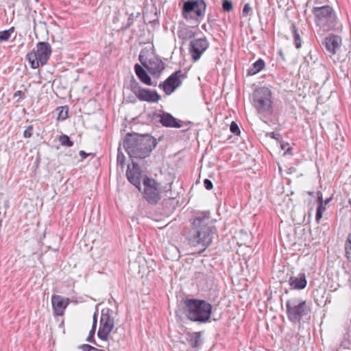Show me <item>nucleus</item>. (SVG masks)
<instances>
[{
	"mask_svg": "<svg viewBox=\"0 0 351 351\" xmlns=\"http://www.w3.org/2000/svg\"><path fill=\"white\" fill-rule=\"evenodd\" d=\"M216 228L210 219L209 212L198 213L194 217L190 230L189 240L193 245L206 248L212 241Z\"/></svg>",
	"mask_w": 351,
	"mask_h": 351,
	"instance_id": "1",
	"label": "nucleus"
},
{
	"mask_svg": "<svg viewBox=\"0 0 351 351\" xmlns=\"http://www.w3.org/2000/svg\"><path fill=\"white\" fill-rule=\"evenodd\" d=\"M156 140L148 135L127 134L123 145L130 158H145L156 146Z\"/></svg>",
	"mask_w": 351,
	"mask_h": 351,
	"instance_id": "2",
	"label": "nucleus"
},
{
	"mask_svg": "<svg viewBox=\"0 0 351 351\" xmlns=\"http://www.w3.org/2000/svg\"><path fill=\"white\" fill-rule=\"evenodd\" d=\"M183 311L190 321L204 324L209 321L213 306L208 302L195 298H186L183 301Z\"/></svg>",
	"mask_w": 351,
	"mask_h": 351,
	"instance_id": "3",
	"label": "nucleus"
},
{
	"mask_svg": "<svg viewBox=\"0 0 351 351\" xmlns=\"http://www.w3.org/2000/svg\"><path fill=\"white\" fill-rule=\"evenodd\" d=\"M310 313V306L302 298H295L287 301V317L293 324H300L303 318L309 317Z\"/></svg>",
	"mask_w": 351,
	"mask_h": 351,
	"instance_id": "4",
	"label": "nucleus"
},
{
	"mask_svg": "<svg viewBox=\"0 0 351 351\" xmlns=\"http://www.w3.org/2000/svg\"><path fill=\"white\" fill-rule=\"evenodd\" d=\"M312 12L315 15L317 25L324 31L333 29L337 25V16L333 8L329 5L314 7Z\"/></svg>",
	"mask_w": 351,
	"mask_h": 351,
	"instance_id": "5",
	"label": "nucleus"
},
{
	"mask_svg": "<svg viewBox=\"0 0 351 351\" xmlns=\"http://www.w3.org/2000/svg\"><path fill=\"white\" fill-rule=\"evenodd\" d=\"M51 54V48L47 42H39L37 43L36 50H33L27 54V59L30 63L32 69H36L40 65L47 64Z\"/></svg>",
	"mask_w": 351,
	"mask_h": 351,
	"instance_id": "6",
	"label": "nucleus"
},
{
	"mask_svg": "<svg viewBox=\"0 0 351 351\" xmlns=\"http://www.w3.org/2000/svg\"><path fill=\"white\" fill-rule=\"evenodd\" d=\"M206 3L204 0H187L183 3L182 16L187 20L199 22L206 12Z\"/></svg>",
	"mask_w": 351,
	"mask_h": 351,
	"instance_id": "7",
	"label": "nucleus"
},
{
	"mask_svg": "<svg viewBox=\"0 0 351 351\" xmlns=\"http://www.w3.org/2000/svg\"><path fill=\"white\" fill-rule=\"evenodd\" d=\"M144 185L143 197L146 201L152 205H156L161 199L162 187L156 180L145 177L143 180Z\"/></svg>",
	"mask_w": 351,
	"mask_h": 351,
	"instance_id": "8",
	"label": "nucleus"
},
{
	"mask_svg": "<svg viewBox=\"0 0 351 351\" xmlns=\"http://www.w3.org/2000/svg\"><path fill=\"white\" fill-rule=\"evenodd\" d=\"M253 105L258 113L271 112V94L267 88H261L253 93Z\"/></svg>",
	"mask_w": 351,
	"mask_h": 351,
	"instance_id": "9",
	"label": "nucleus"
},
{
	"mask_svg": "<svg viewBox=\"0 0 351 351\" xmlns=\"http://www.w3.org/2000/svg\"><path fill=\"white\" fill-rule=\"evenodd\" d=\"M110 312L112 311L110 308H104L101 311L97 336L103 341L108 340L110 334L114 328V318L110 316Z\"/></svg>",
	"mask_w": 351,
	"mask_h": 351,
	"instance_id": "10",
	"label": "nucleus"
},
{
	"mask_svg": "<svg viewBox=\"0 0 351 351\" xmlns=\"http://www.w3.org/2000/svg\"><path fill=\"white\" fill-rule=\"evenodd\" d=\"M139 60L143 66L146 69L151 75L156 77H159L161 73L165 69L163 62L158 57L154 56L147 60L144 59L142 55H140Z\"/></svg>",
	"mask_w": 351,
	"mask_h": 351,
	"instance_id": "11",
	"label": "nucleus"
},
{
	"mask_svg": "<svg viewBox=\"0 0 351 351\" xmlns=\"http://www.w3.org/2000/svg\"><path fill=\"white\" fill-rule=\"evenodd\" d=\"M209 45L208 40L205 37L191 40L189 51L192 60L193 62L199 60L209 47Z\"/></svg>",
	"mask_w": 351,
	"mask_h": 351,
	"instance_id": "12",
	"label": "nucleus"
},
{
	"mask_svg": "<svg viewBox=\"0 0 351 351\" xmlns=\"http://www.w3.org/2000/svg\"><path fill=\"white\" fill-rule=\"evenodd\" d=\"M181 70L176 71L169 76L163 82L159 84L158 87L163 90L166 95H170L179 87L182 82L181 77H184Z\"/></svg>",
	"mask_w": 351,
	"mask_h": 351,
	"instance_id": "13",
	"label": "nucleus"
},
{
	"mask_svg": "<svg viewBox=\"0 0 351 351\" xmlns=\"http://www.w3.org/2000/svg\"><path fill=\"white\" fill-rule=\"evenodd\" d=\"M158 119V122L162 124V125L167 128H180L184 125H188L191 123V122H184L179 119H176L173 117L170 113L168 112H162V114H158L156 115Z\"/></svg>",
	"mask_w": 351,
	"mask_h": 351,
	"instance_id": "14",
	"label": "nucleus"
},
{
	"mask_svg": "<svg viewBox=\"0 0 351 351\" xmlns=\"http://www.w3.org/2000/svg\"><path fill=\"white\" fill-rule=\"evenodd\" d=\"M132 167L128 166L126 176L128 181L134 185L138 190H141V171L138 165L132 161Z\"/></svg>",
	"mask_w": 351,
	"mask_h": 351,
	"instance_id": "15",
	"label": "nucleus"
},
{
	"mask_svg": "<svg viewBox=\"0 0 351 351\" xmlns=\"http://www.w3.org/2000/svg\"><path fill=\"white\" fill-rule=\"evenodd\" d=\"M136 97L140 101L149 103H157L160 99V95L156 90H151L139 87L137 91H134Z\"/></svg>",
	"mask_w": 351,
	"mask_h": 351,
	"instance_id": "16",
	"label": "nucleus"
},
{
	"mask_svg": "<svg viewBox=\"0 0 351 351\" xmlns=\"http://www.w3.org/2000/svg\"><path fill=\"white\" fill-rule=\"evenodd\" d=\"M69 303V298H64L59 295H53L51 298V304L54 313L56 315H62Z\"/></svg>",
	"mask_w": 351,
	"mask_h": 351,
	"instance_id": "17",
	"label": "nucleus"
},
{
	"mask_svg": "<svg viewBox=\"0 0 351 351\" xmlns=\"http://www.w3.org/2000/svg\"><path fill=\"white\" fill-rule=\"evenodd\" d=\"M289 285L292 290H302L307 285L306 274L304 271L300 272L297 276H291L289 279Z\"/></svg>",
	"mask_w": 351,
	"mask_h": 351,
	"instance_id": "18",
	"label": "nucleus"
},
{
	"mask_svg": "<svg viewBox=\"0 0 351 351\" xmlns=\"http://www.w3.org/2000/svg\"><path fill=\"white\" fill-rule=\"evenodd\" d=\"M341 38L336 35H331L325 38L323 42L326 51L329 53L335 54L337 49L340 47Z\"/></svg>",
	"mask_w": 351,
	"mask_h": 351,
	"instance_id": "19",
	"label": "nucleus"
},
{
	"mask_svg": "<svg viewBox=\"0 0 351 351\" xmlns=\"http://www.w3.org/2000/svg\"><path fill=\"white\" fill-rule=\"evenodd\" d=\"M134 71L139 80L144 84L154 86L157 85V82L152 81V79L147 74V71L140 64H136L134 65Z\"/></svg>",
	"mask_w": 351,
	"mask_h": 351,
	"instance_id": "20",
	"label": "nucleus"
},
{
	"mask_svg": "<svg viewBox=\"0 0 351 351\" xmlns=\"http://www.w3.org/2000/svg\"><path fill=\"white\" fill-rule=\"evenodd\" d=\"M290 33L295 48L300 49L302 46V36L304 34L302 29L297 27L294 23H292L290 27Z\"/></svg>",
	"mask_w": 351,
	"mask_h": 351,
	"instance_id": "21",
	"label": "nucleus"
},
{
	"mask_svg": "<svg viewBox=\"0 0 351 351\" xmlns=\"http://www.w3.org/2000/svg\"><path fill=\"white\" fill-rule=\"evenodd\" d=\"M201 332H188L186 334L185 339L186 341L191 345L193 348H198L201 343Z\"/></svg>",
	"mask_w": 351,
	"mask_h": 351,
	"instance_id": "22",
	"label": "nucleus"
},
{
	"mask_svg": "<svg viewBox=\"0 0 351 351\" xmlns=\"http://www.w3.org/2000/svg\"><path fill=\"white\" fill-rule=\"evenodd\" d=\"M195 32H194L191 27H182L178 32L179 38L183 41H187L192 38L195 36Z\"/></svg>",
	"mask_w": 351,
	"mask_h": 351,
	"instance_id": "23",
	"label": "nucleus"
},
{
	"mask_svg": "<svg viewBox=\"0 0 351 351\" xmlns=\"http://www.w3.org/2000/svg\"><path fill=\"white\" fill-rule=\"evenodd\" d=\"M265 67V62L262 59L257 60L248 69L247 73L249 75H253L260 72Z\"/></svg>",
	"mask_w": 351,
	"mask_h": 351,
	"instance_id": "24",
	"label": "nucleus"
},
{
	"mask_svg": "<svg viewBox=\"0 0 351 351\" xmlns=\"http://www.w3.org/2000/svg\"><path fill=\"white\" fill-rule=\"evenodd\" d=\"M59 142L62 146L72 147L73 145V141H71L70 138L66 134L60 136Z\"/></svg>",
	"mask_w": 351,
	"mask_h": 351,
	"instance_id": "25",
	"label": "nucleus"
},
{
	"mask_svg": "<svg viewBox=\"0 0 351 351\" xmlns=\"http://www.w3.org/2000/svg\"><path fill=\"white\" fill-rule=\"evenodd\" d=\"M14 32V27H11L9 29L0 32V41H7L11 34Z\"/></svg>",
	"mask_w": 351,
	"mask_h": 351,
	"instance_id": "26",
	"label": "nucleus"
},
{
	"mask_svg": "<svg viewBox=\"0 0 351 351\" xmlns=\"http://www.w3.org/2000/svg\"><path fill=\"white\" fill-rule=\"evenodd\" d=\"M117 165L121 167V169L124 168L125 166V156L120 151V148L118 149V154L117 157Z\"/></svg>",
	"mask_w": 351,
	"mask_h": 351,
	"instance_id": "27",
	"label": "nucleus"
},
{
	"mask_svg": "<svg viewBox=\"0 0 351 351\" xmlns=\"http://www.w3.org/2000/svg\"><path fill=\"white\" fill-rule=\"evenodd\" d=\"M346 255L348 258H350L351 255V234H350L345 243Z\"/></svg>",
	"mask_w": 351,
	"mask_h": 351,
	"instance_id": "28",
	"label": "nucleus"
},
{
	"mask_svg": "<svg viewBox=\"0 0 351 351\" xmlns=\"http://www.w3.org/2000/svg\"><path fill=\"white\" fill-rule=\"evenodd\" d=\"M95 330H96V328H95V326H92V328L89 332V334H88V336L86 339V341L90 342V343H94L95 345H97V343H95Z\"/></svg>",
	"mask_w": 351,
	"mask_h": 351,
	"instance_id": "29",
	"label": "nucleus"
},
{
	"mask_svg": "<svg viewBox=\"0 0 351 351\" xmlns=\"http://www.w3.org/2000/svg\"><path fill=\"white\" fill-rule=\"evenodd\" d=\"M222 9L224 12H230L232 9V3L230 0H223L222 2Z\"/></svg>",
	"mask_w": 351,
	"mask_h": 351,
	"instance_id": "30",
	"label": "nucleus"
},
{
	"mask_svg": "<svg viewBox=\"0 0 351 351\" xmlns=\"http://www.w3.org/2000/svg\"><path fill=\"white\" fill-rule=\"evenodd\" d=\"M230 130L232 133L236 135H239L241 132L238 125L234 121L231 123L230 125Z\"/></svg>",
	"mask_w": 351,
	"mask_h": 351,
	"instance_id": "31",
	"label": "nucleus"
},
{
	"mask_svg": "<svg viewBox=\"0 0 351 351\" xmlns=\"http://www.w3.org/2000/svg\"><path fill=\"white\" fill-rule=\"evenodd\" d=\"M79 348L83 351H99L101 350L88 344H82Z\"/></svg>",
	"mask_w": 351,
	"mask_h": 351,
	"instance_id": "32",
	"label": "nucleus"
},
{
	"mask_svg": "<svg viewBox=\"0 0 351 351\" xmlns=\"http://www.w3.org/2000/svg\"><path fill=\"white\" fill-rule=\"evenodd\" d=\"M252 7L250 6V3H247L244 5V7L243 8L242 11V15L243 16H247V15L250 14L252 12Z\"/></svg>",
	"mask_w": 351,
	"mask_h": 351,
	"instance_id": "33",
	"label": "nucleus"
},
{
	"mask_svg": "<svg viewBox=\"0 0 351 351\" xmlns=\"http://www.w3.org/2000/svg\"><path fill=\"white\" fill-rule=\"evenodd\" d=\"M33 134V126L29 125L23 132V136L25 138H30Z\"/></svg>",
	"mask_w": 351,
	"mask_h": 351,
	"instance_id": "34",
	"label": "nucleus"
},
{
	"mask_svg": "<svg viewBox=\"0 0 351 351\" xmlns=\"http://www.w3.org/2000/svg\"><path fill=\"white\" fill-rule=\"evenodd\" d=\"M68 110L67 109H64V107H62V110L59 112L58 119L61 120H64L67 118L68 115Z\"/></svg>",
	"mask_w": 351,
	"mask_h": 351,
	"instance_id": "35",
	"label": "nucleus"
},
{
	"mask_svg": "<svg viewBox=\"0 0 351 351\" xmlns=\"http://www.w3.org/2000/svg\"><path fill=\"white\" fill-rule=\"evenodd\" d=\"M204 185L207 190H210L213 187L212 182L208 179H205L204 180Z\"/></svg>",
	"mask_w": 351,
	"mask_h": 351,
	"instance_id": "36",
	"label": "nucleus"
},
{
	"mask_svg": "<svg viewBox=\"0 0 351 351\" xmlns=\"http://www.w3.org/2000/svg\"><path fill=\"white\" fill-rule=\"evenodd\" d=\"M326 210L325 205L324 204H319L317 208V212L324 213Z\"/></svg>",
	"mask_w": 351,
	"mask_h": 351,
	"instance_id": "37",
	"label": "nucleus"
},
{
	"mask_svg": "<svg viewBox=\"0 0 351 351\" xmlns=\"http://www.w3.org/2000/svg\"><path fill=\"white\" fill-rule=\"evenodd\" d=\"M317 203L318 204H324V200H323V198H322V193L320 192V191H318L317 193Z\"/></svg>",
	"mask_w": 351,
	"mask_h": 351,
	"instance_id": "38",
	"label": "nucleus"
},
{
	"mask_svg": "<svg viewBox=\"0 0 351 351\" xmlns=\"http://www.w3.org/2000/svg\"><path fill=\"white\" fill-rule=\"evenodd\" d=\"M322 215L323 213H320V212H317L316 211V215H315V221L317 222V223H319V221L320 219H322Z\"/></svg>",
	"mask_w": 351,
	"mask_h": 351,
	"instance_id": "39",
	"label": "nucleus"
},
{
	"mask_svg": "<svg viewBox=\"0 0 351 351\" xmlns=\"http://www.w3.org/2000/svg\"><path fill=\"white\" fill-rule=\"evenodd\" d=\"M171 191V184H169V187L167 186H165V192L167 193V196L169 197V198H172L173 199L174 197H171V195H168L167 193Z\"/></svg>",
	"mask_w": 351,
	"mask_h": 351,
	"instance_id": "40",
	"label": "nucleus"
},
{
	"mask_svg": "<svg viewBox=\"0 0 351 351\" xmlns=\"http://www.w3.org/2000/svg\"><path fill=\"white\" fill-rule=\"evenodd\" d=\"M97 314L95 313L94 315H93V325L92 326H95V328L97 327Z\"/></svg>",
	"mask_w": 351,
	"mask_h": 351,
	"instance_id": "41",
	"label": "nucleus"
},
{
	"mask_svg": "<svg viewBox=\"0 0 351 351\" xmlns=\"http://www.w3.org/2000/svg\"><path fill=\"white\" fill-rule=\"evenodd\" d=\"M277 163H278V166L279 173L282 176V167L280 165V161H278Z\"/></svg>",
	"mask_w": 351,
	"mask_h": 351,
	"instance_id": "42",
	"label": "nucleus"
},
{
	"mask_svg": "<svg viewBox=\"0 0 351 351\" xmlns=\"http://www.w3.org/2000/svg\"><path fill=\"white\" fill-rule=\"evenodd\" d=\"M80 155L82 157V158H85L88 156V154L82 150L80 152Z\"/></svg>",
	"mask_w": 351,
	"mask_h": 351,
	"instance_id": "43",
	"label": "nucleus"
},
{
	"mask_svg": "<svg viewBox=\"0 0 351 351\" xmlns=\"http://www.w3.org/2000/svg\"><path fill=\"white\" fill-rule=\"evenodd\" d=\"M142 259H144V258L143 256H138L137 260L135 261L134 262L141 263L142 262Z\"/></svg>",
	"mask_w": 351,
	"mask_h": 351,
	"instance_id": "44",
	"label": "nucleus"
},
{
	"mask_svg": "<svg viewBox=\"0 0 351 351\" xmlns=\"http://www.w3.org/2000/svg\"><path fill=\"white\" fill-rule=\"evenodd\" d=\"M331 199H332V197H330L329 198H327L326 199H325L324 201V205L328 204L331 201Z\"/></svg>",
	"mask_w": 351,
	"mask_h": 351,
	"instance_id": "45",
	"label": "nucleus"
},
{
	"mask_svg": "<svg viewBox=\"0 0 351 351\" xmlns=\"http://www.w3.org/2000/svg\"><path fill=\"white\" fill-rule=\"evenodd\" d=\"M22 92L21 90H17L14 93V96L16 97L17 96H21Z\"/></svg>",
	"mask_w": 351,
	"mask_h": 351,
	"instance_id": "46",
	"label": "nucleus"
},
{
	"mask_svg": "<svg viewBox=\"0 0 351 351\" xmlns=\"http://www.w3.org/2000/svg\"><path fill=\"white\" fill-rule=\"evenodd\" d=\"M278 3L279 8H281L283 6L284 1L283 0H277Z\"/></svg>",
	"mask_w": 351,
	"mask_h": 351,
	"instance_id": "47",
	"label": "nucleus"
},
{
	"mask_svg": "<svg viewBox=\"0 0 351 351\" xmlns=\"http://www.w3.org/2000/svg\"><path fill=\"white\" fill-rule=\"evenodd\" d=\"M291 150H292L291 147L287 148V155H288V154L292 155Z\"/></svg>",
	"mask_w": 351,
	"mask_h": 351,
	"instance_id": "48",
	"label": "nucleus"
},
{
	"mask_svg": "<svg viewBox=\"0 0 351 351\" xmlns=\"http://www.w3.org/2000/svg\"><path fill=\"white\" fill-rule=\"evenodd\" d=\"M295 171V168H289V171L287 172L288 173H291L292 172Z\"/></svg>",
	"mask_w": 351,
	"mask_h": 351,
	"instance_id": "49",
	"label": "nucleus"
},
{
	"mask_svg": "<svg viewBox=\"0 0 351 351\" xmlns=\"http://www.w3.org/2000/svg\"><path fill=\"white\" fill-rule=\"evenodd\" d=\"M279 145H280V149L283 150L284 149V144H283V143L282 142H280Z\"/></svg>",
	"mask_w": 351,
	"mask_h": 351,
	"instance_id": "50",
	"label": "nucleus"
},
{
	"mask_svg": "<svg viewBox=\"0 0 351 351\" xmlns=\"http://www.w3.org/2000/svg\"><path fill=\"white\" fill-rule=\"evenodd\" d=\"M279 54H280V56L282 57V58L283 59V58H284V54H283V51H282V49H280V50L279 51Z\"/></svg>",
	"mask_w": 351,
	"mask_h": 351,
	"instance_id": "51",
	"label": "nucleus"
},
{
	"mask_svg": "<svg viewBox=\"0 0 351 351\" xmlns=\"http://www.w3.org/2000/svg\"><path fill=\"white\" fill-rule=\"evenodd\" d=\"M281 189L282 190H281L280 193H283V192H284V186H282Z\"/></svg>",
	"mask_w": 351,
	"mask_h": 351,
	"instance_id": "52",
	"label": "nucleus"
},
{
	"mask_svg": "<svg viewBox=\"0 0 351 351\" xmlns=\"http://www.w3.org/2000/svg\"><path fill=\"white\" fill-rule=\"evenodd\" d=\"M308 194L309 195H313L314 192H308Z\"/></svg>",
	"mask_w": 351,
	"mask_h": 351,
	"instance_id": "53",
	"label": "nucleus"
},
{
	"mask_svg": "<svg viewBox=\"0 0 351 351\" xmlns=\"http://www.w3.org/2000/svg\"><path fill=\"white\" fill-rule=\"evenodd\" d=\"M243 261H245V263H247V260H246L245 258H243Z\"/></svg>",
	"mask_w": 351,
	"mask_h": 351,
	"instance_id": "54",
	"label": "nucleus"
},
{
	"mask_svg": "<svg viewBox=\"0 0 351 351\" xmlns=\"http://www.w3.org/2000/svg\"><path fill=\"white\" fill-rule=\"evenodd\" d=\"M285 155V152H283V154H282V156H284Z\"/></svg>",
	"mask_w": 351,
	"mask_h": 351,
	"instance_id": "55",
	"label": "nucleus"
}]
</instances>
